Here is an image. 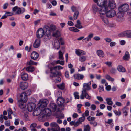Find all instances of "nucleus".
<instances>
[{"label": "nucleus", "instance_id": "nucleus-1", "mask_svg": "<svg viewBox=\"0 0 131 131\" xmlns=\"http://www.w3.org/2000/svg\"><path fill=\"white\" fill-rule=\"evenodd\" d=\"M107 6L104 7L101 10H99V13L101 16L106 14V16L108 17H112L116 15V12L113 9L109 10Z\"/></svg>", "mask_w": 131, "mask_h": 131}, {"label": "nucleus", "instance_id": "nucleus-2", "mask_svg": "<svg viewBox=\"0 0 131 131\" xmlns=\"http://www.w3.org/2000/svg\"><path fill=\"white\" fill-rule=\"evenodd\" d=\"M90 89V88L89 83H84L83 84L82 93L80 96V98L81 99H83L85 98L89 100L91 99V96L89 95L86 91L87 90H89Z\"/></svg>", "mask_w": 131, "mask_h": 131}, {"label": "nucleus", "instance_id": "nucleus-3", "mask_svg": "<svg viewBox=\"0 0 131 131\" xmlns=\"http://www.w3.org/2000/svg\"><path fill=\"white\" fill-rule=\"evenodd\" d=\"M20 100L18 102V104L21 109H23L26 107L25 102L27 100V96L25 93H22L20 96Z\"/></svg>", "mask_w": 131, "mask_h": 131}, {"label": "nucleus", "instance_id": "nucleus-4", "mask_svg": "<svg viewBox=\"0 0 131 131\" xmlns=\"http://www.w3.org/2000/svg\"><path fill=\"white\" fill-rule=\"evenodd\" d=\"M45 33L43 36V41L45 42L48 41L51 37V32L50 30V29L48 26L46 25L44 27Z\"/></svg>", "mask_w": 131, "mask_h": 131}, {"label": "nucleus", "instance_id": "nucleus-5", "mask_svg": "<svg viewBox=\"0 0 131 131\" xmlns=\"http://www.w3.org/2000/svg\"><path fill=\"white\" fill-rule=\"evenodd\" d=\"M60 43L61 45L64 44L63 39L61 38L56 39L54 40V46L55 49H58L60 48Z\"/></svg>", "mask_w": 131, "mask_h": 131}, {"label": "nucleus", "instance_id": "nucleus-6", "mask_svg": "<svg viewBox=\"0 0 131 131\" xmlns=\"http://www.w3.org/2000/svg\"><path fill=\"white\" fill-rule=\"evenodd\" d=\"M94 2L96 3L98 6L100 7V10H101L104 7L107 6V0H94Z\"/></svg>", "mask_w": 131, "mask_h": 131}, {"label": "nucleus", "instance_id": "nucleus-7", "mask_svg": "<svg viewBox=\"0 0 131 131\" xmlns=\"http://www.w3.org/2000/svg\"><path fill=\"white\" fill-rule=\"evenodd\" d=\"M48 103V101L46 99L40 100L38 103L39 106V107L43 110L44 109H47L45 108L46 107Z\"/></svg>", "mask_w": 131, "mask_h": 131}, {"label": "nucleus", "instance_id": "nucleus-8", "mask_svg": "<svg viewBox=\"0 0 131 131\" xmlns=\"http://www.w3.org/2000/svg\"><path fill=\"white\" fill-rule=\"evenodd\" d=\"M55 67L50 68V77L52 78L57 77V76H60L61 75V73L58 71H56L54 72H53L52 71L53 70H55L56 68H54Z\"/></svg>", "mask_w": 131, "mask_h": 131}, {"label": "nucleus", "instance_id": "nucleus-9", "mask_svg": "<svg viewBox=\"0 0 131 131\" xmlns=\"http://www.w3.org/2000/svg\"><path fill=\"white\" fill-rule=\"evenodd\" d=\"M45 33V30L44 28L43 29L41 28L39 29L36 32V36L39 39L40 38L43 37Z\"/></svg>", "mask_w": 131, "mask_h": 131}, {"label": "nucleus", "instance_id": "nucleus-10", "mask_svg": "<svg viewBox=\"0 0 131 131\" xmlns=\"http://www.w3.org/2000/svg\"><path fill=\"white\" fill-rule=\"evenodd\" d=\"M129 6L127 4H124L121 5L118 8L119 11L124 12L127 11L129 9Z\"/></svg>", "mask_w": 131, "mask_h": 131}, {"label": "nucleus", "instance_id": "nucleus-11", "mask_svg": "<svg viewBox=\"0 0 131 131\" xmlns=\"http://www.w3.org/2000/svg\"><path fill=\"white\" fill-rule=\"evenodd\" d=\"M106 6L108 7V9L110 8L114 9L116 7V4L115 2L113 1H110V0H107Z\"/></svg>", "mask_w": 131, "mask_h": 131}, {"label": "nucleus", "instance_id": "nucleus-12", "mask_svg": "<svg viewBox=\"0 0 131 131\" xmlns=\"http://www.w3.org/2000/svg\"><path fill=\"white\" fill-rule=\"evenodd\" d=\"M50 126L52 127L51 130L52 131H60V128L57 124L54 122H53L50 124Z\"/></svg>", "mask_w": 131, "mask_h": 131}, {"label": "nucleus", "instance_id": "nucleus-13", "mask_svg": "<svg viewBox=\"0 0 131 131\" xmlns=\"http://www.w3.org/2000/svg\"><path fill=\"white\" fill-rule=\"evenodd\" d=\"M49 110V109L48 108L44 109L41 113V114L40 115V118H41V119H44L45 118V117L48 115L47 114L49 113V112H48V111Z\"/></svg>", "mask_w": 131, "mask_h": 131}, {"label": "nucleus", "instance_id": "nucleus-14", "mask_svg": "<svg viewBox=\"0 0 131 131\" xmlns=\"http://www.w3.org/2000/svg\"><path fill=\"white\" fill-rule=\"evenodd\" d=\"M36 107V105L35 104L33 103H30L28 104L27 108L28 111L30 112L33 111Z\"/></svg>", "mask_w": 131, "mask_h": 131}, {"label": "nucleus", "instance_id": "nucleus-15", "mask_svg": "<svg viewBox=\"0 0 131 131\" xmlns=\"http://www.w3.org/2000/svg\"><path fill=\"white\" fill-rule=\"evenodd\" d=\"M42 111L43 110L40 107H38L34 111L33 115L34 116H37L41 114Z\"/></svg>", "mask_w": 131, "mask_h": 131}, {"label": "nucleus", "instance_id": "nucleus-16", "mask_svg": "<svg viewBox=\"0 0 131 131\" xmlns=\"http://www.w3.org/2000/svg\"><path fill=\"white\" fill-rule=\"evenodd\" d=\"M64 99L61 97H58L57 99V102L59 106L63 105L64 103Z\"/></svg>", "mask_w": 131, "mask_h": 131}, {"label": "nucleus", "instance_id": "nucleus-17", "mask_svg": "<svg viewBox=\"0 0 131 131\" xmlns=\"http://www.w3.org/2000/svg\"><path fill=\"white\" fill-rule=\"evenodd\" d=\"M49 107L50 109L48 108L49 110L48 111V112H49L48 111H50L51 112H54L56 111L57 106L54 103H52L50 104ZM47 108L48 109V108Z\"/></svg>", "mask_w": 131, "mask_h": 131}, {"label": "nucleus", "instance_id": "nucleus-18", "mask_svg": "<svg viewBox=\"0 0 131 131\" xmlns=\"http://www.w3.org/2000/svg\"><path fill=\"white\" fill-rule=\"evenodd\" d=\"M40 40L39 38L37 39L33 43V47L35 48H38L40 46Z\"/></svg>", "mask_w": 131, "mask_h": 131}, {"label": "nucleus", "instance_id": "nucleus-19", "mask_svg": "<svg viewBox=\"0 0 131 131\" xmlns=\"http://www.w3.org/2000/svg\"><path fill=\"white\" fill-rule=\"evenodd\" d=\"M39 57V54L35 51H33L31 54V58L33 60L37 59Z\"/></svg>", "mask_w": 131, "mask_h": 131}, {"label": "nucleus", "instance_id": "nucleus-20", "mask_svg": "<svg viewBox=\"0 0 131 131\" xmlns=\"http://www.w3.org/2000/svg\"><path fill=\"white\" fill-rule=\"evenodd\" d=\"M28 85V83L26 82H21L20 84V86L23 90H24L26 89Z\"/></svg>", "mask_w": 131, "mask_h": 131}, {"label": "nucleus", "instance_id": "nucleus-21", "mask_svg": "<svg viewBox=\"0 0 131 131\" xmlns=\"http://www.w3.org/2000/svg\"><path fill=\"white\" fill-rule=\"evenodd\" d=\"M130 30H127L122 32L119 34V36L124 37L126 36L128 38V36L129 35Z\"/></svg>", "mask_w": 131, "mask_h": 131}, {"label": "nucleus", "instance_id": "nucleus-22", "mask_svg": "<svg viewBox=\"0 0 131 131\" xmlns=\"http://www.w3.org/2000/svg\"><path fill=\"white\" fill-rule=\"evenodd\" d=\"M75 53L78 56H80L81 55H85L86 54L85 52L80 50H76Z\"/></svg>", "mask_w": 131, "mask_h": 131}, {"label": "nucleus", "instance_id": "nucleus-23", "mask_svg": "<svg viewBox=\"0 0 131 131\" xmlns=\"http://www.w3.org/2000/svg\"><path fill=\"white\" fill-rule=\"evenodd\" d=\"M96 53L97 55L100 57L103 58L104 56V53L102 50H97Z\"/></svg>", "mask_w": 131, "mask_h": 131}, {"label": "nucleus", "instance_id": "nucleus-24", "mask_svg": "<svg viewBox=\"0 0 131 131\" xmlns=\"http://www.w3.org/2000/svg\"><path fill=\"white\" fill-rule=\"evenodd\" d=\"M74 77L75 79L78 80L82 79L84 77L83 75L80 74H75Z\"/></svg>", "mask_w": 131, "mask_h": 131}, {"label": "nucleus", "instance_id": "nucleus-25", "mask_svg": "<svg viewBox=\"0 0 131 131\" xmlns=\"http://www.w3.org/2000/svg\"><path fill=\"white\" fill-rule=\"evenodd\" d=\"M21 78L23 80H27L28 79V74L26 73H24L21 74Z\"/></svg>", "mask_w": 131, "mask_h": 131}, {"label": "nucleus", "instance_id": "nucleus-26", "mask_svg": "<svg viewBox=\"0 0 131 131\" xmlns=\"http://www.w3.org/2000/svg\"><path fill=\"white\" fill-rule=\"evenodd\" d=\"M117 69L118 70L121 72H124L126 71V70L125 68L121 65L118 66L117 67Z\"/></svg>", "mask_w": 131, "mask_h": 131}, {"label": "nucleus", "instance_id": "nucleus-27", "mask_svg": "<svg viewBox=\"0 0 131 131\" xmlns=\"http://www.w3.org/2000/svg\"><path fill=\"white\" fill-rule=\"evenodd\" d=\"M25 9L24 8H18L17 10L16 13L17 14H20L23 13L25 11Z\"/></svg>", "mask_w": 131, "mask_h": 131}, {"label": "nucleus", "instance_id": "nucleus-28", "mask_svg": "<svg viewBox=\"0 0 131 131\" xmlns=\"http://www.w3.org/2000/svg\"><path fill=\"white\" fill-rule=\"evenodd\" d=\"M129 54L128 52L126 51L125 55L123 57V59L127 61L128 60L129 58Z\"/></svg>", "mask_w": 131, "mask_h": 131}, {"label": "nucleus", "instance_id": "nucleus-29", "mask_svg": "<svg viewBox=\"0 0 131 131\" xmlns=\"http://www.w3.org/2000/svg\"><path fill=\"white\" fill-rule=\"evenodd\" d=\"M92 9L94 13H95L98 10V8L97 5L93 4L92 7Z\"/></svg>", "mask_w": 131, "mask_h": 131}, {"label": "nucleus", "instance_id": "nucleus-30", "mask_svg": "<svg viewBox=\"0 0 131 131\" xmlns=\"http://www.w3.org/2000/svg\"><path fill=\"white\" fill-rule=\"evenodd\" d=\"M49 27L50 29V30L51 32V34L52 32L55 30L56 29V26L52 24L50 25V27Z\"/></svg>", "mask_w": 131, "mask_h": 131}, {"label": "nucleus", "instance_id": "nucleus-31", "mask_svg": "<svg viewBox=\"0 0 131 131\" xmlns=\"http://www.w3.org/2000/svg\"><path fill=\"white\" fill-rule=\"evenodd\" d=\"M107 104L110 105H112L113 104V102L112 101V99L111 98H107L106 99Z\"/></svg>", "mask_w": 131, "mask_h": 131}, {"label": "nucleus", "instance_id": "nucleus-32", "mask_svg": "<svg viewBox=\"0 0 131 131\" xmlns=\"http://www.w3.org/2000/svg\"><path fill=\"white\" fill-rule=\"evenodd\" d=\"M26 71L29 72H32L34 71V68L31 66H29L27 67L26 68Z\"/></svg>", "mask_w": 131, "mask_h": 131}, {"label": "nucleus", "instance_id": "nucleus-33", "mask_svg": "<svg viewBox=\"0 0 131 131\" xmlns=\"http://www.w3.org/2000/svg\"><path fill=\"white\" fill-rule=\"evenodd\" d=\"M69 30L70 31L75 32H78L79 31V30L78 29L73 27H69Z\"/></svg>", "mask_w": 131, "mask_h": 131}, {"label": "nucleus", "instance_id": "nucleus-34", "mask_svg": "<svg viewBox=\"0 0 131 131\" xmlns=\"http://www.w3.org/2000/svg\"><path fill=\"white\" fill-rule=\"evenodd\" d=\"M63 55V53L61 52V51H59V59L61 60L64 59Z\"/></svg>", "mask_w": 131, "mask_h": 131}, {"label": "nucleus", "instance_id": "nucleus-35", "mask_svg": "<svg viewBox=\"0 0 131 131\" xmlns=\"http://www.w3.org/2000/svg\"><path fill=\"white\" fill-rule=\"evenodd\" d=\"M52 36L56 37H59L60 36V32L59 31L57 30L56 32L53 34Z\"/></svg>", "mask_w": 131, "mask_h": 131}, {"label": "nucleus", "instance_id": "nucleus-36", "mask_svg": "<svg viewBox=\"0 0 131 131\" xmlns=\"http://www.w3.org/2000/svg\"><path fill=\"white\" fill-rule=\"evenodd\" d=\"M122 12L119 11L117 14L116 16L118 18H121L124 16V14L123 13H122Z\"/></svg>", "mask_w": 131, "mask_h": 131}, {"label": "nucleus", "instance_id": "nucleus-37", "mask_svg": "<svg viewBox=\"0 0 131 131\" xmlns=\"http://www.w3.org/2000/svg\"><path fill=\"white\" fill-rule=\"evenodd\" d=\"M85 118L84 116V114H83L82 115V116L79 119L78 121L81 124L82 122H84V121Z\"/></svg>", "mask_w": 131, "mask_h": 131}, {"label": "nucleus", "instance_id": "nucleus-38", "mask_svg": "<svg viewBox=\"0 0 131 131\" xmlns=\"http://www.w3.org/2000/svg\"><path fill=\"white\" fill-rule=\"evenodd\" d=\"M101 17L102 21L105 24H107L108 23V20L106 18L101 16Z\"/></svg>", "mask_w": 131, "mask_h": 131}, {"label": "nucleus", "instance_id": "nucleus-39", "mask_svg": "<svg viewBox=\"0 0 131 131\" xmlns=\"http://www.w3.org/2000/svg\"><path fill=\"white\" fill-rule=\"evenodd\" d=\"M27 63V64L28 65H37V62H35L31 60H30Z\"/></svg>", "mask_w": 131, "mask_h": 131}, {"label": "nucleus", "instance_id": "nucleus-40", "mask_svg": "<svg viewBox=\"0 0 131 131\" xmlns=\"http://www.w3.org/2000/svg\"><path fill=\"white\" fill-rule=\"evenodd\" d=\"M90 128L89 125L84 126V131H90Z\"/></svg>", "mask_w": 131, "mask_h": 131}, {"label": "nucleus", "instance_id": "nucleus-41", "mask_svg": "<svg viewBox=\"0 0 131 131\" xmlns=\"http://www.w3.org/2000/svg\"><path fill=\"white\" fill-rule=\"evenodd\" d=\"M106 78L109 81L112 82L114 81V78L111 77L108 75H107L106 76Z\"/></svg>", "mask_w": 131, "mask_h": 131}, {"label": "nucleus", "instance_id": "nucleus-42", "mask_svg": "<svg viewBox=\"0 0 131 131\" xmlns=\"http://www.w3.org/2000/svg\"><path fill=\"white\" fill-rule=\"evenodd\" d=\"M86 59V57L84 56H81L80 57L79 60L81 62H84Z\"/></svg>", "mask_w": 131, "mask_h": 131}, {"label": "nucleus", "instance_id": "nucleus-43", "mask_svg": "<svg viewBox=\"0 0 131 131\" xmlns=\"http://www.w3.org/2000/svg\"><path fill=\"white\" fill-rule=\"evenodd\" d=\"M79 14V13L78 11H76L75 12L73 15V18L74 19L76 20Z\"/></svg>", "mask_w": 131, "mask_h": 131}, {"label": "nucleus", "instance_id": "nucleus-44", "mask_svg": "<svg viewBox=\"0 0 131 131\" xmlns=\"http://www.w3.org/2000/svg\"><path fill=\"white\" fill-rule=\"evenodd\" d=\"M57 86L60 89L63 90L64 88V84L63 83H62V84L58 85Z\"/></svg>", "mask_w": 131, "mask_h": 131}, {"label": "nucleus", "instance_id": "nucleus-45", "mask_svg": "<svg viewBox=\"0 0 131 131\" xmlns=\"http://www.w3.org/2000/svg\"><path fill=\"white\" fill-rule=\"evenodd\" d=\"M4 124L5 126H9L10 125V122L9 120L6 121L5 122Z\"/></svg>", "mask_w": 131, "mask_h": 131}, {"label": "nucleus", "instance_id": "nucleus-46", "mask_svg": "<svg viewBox=\"0 0 131 131\" xmlns=\"http://www.w3.org/2000/svg\"><path fill=\"white\" fill-rule=\"evenodd\" d=\"M122 110L123 113L124 114L125 116H127V109L126 107H124L123 109Z\"/></svg>", "mask_w": 131, "mask_h": 131}, {"label": "nucleus", "instance_id": "nucleus-47", "mask_svg": "<svg viewBox=\"0 0 131 131\" xmlns=\"http://www.w3.org/2000/svg\"><path fill=\"white\" fill-rule=\"evenodd\" d=\"M99 92H101L102 91H104V88H103V86L102 85H101L99 86Z\"/></svg>", "mask_w": 131, "mask_h": 131}, {"label": "nucleus", "instance_id": "nucleus-48", "mask_svg": "<svg viewBox=\"0 0 131 131\" xmlns=\"http://www.w3.org/2000/svg\"><path fill=\"white\" fill-rule=\"evenodd\" d=\"M37 124L36 123H34L31 124L30 126V128H34L37 126Z\"/></svg>", "mask_w": 131, "mask_h": 131}, {"label": "nucleus", "instance_id": "nucleus-49", "mask_svg": "<svg viewBox=\"0 0 131 131\" xmlns=\"http://www.w3.org/2000/svg\"><path fill=\"white\" fill-rule=\"evenodd\" d=\"M114 112L117 115H120L121 114V113L120 111H118L117 110L114 111Z\"/></svg>", "mask_w": 131, "mask_h": 131}, {"label": "nucleus", "instance_id": "nucleus-50", "mask_svg": "<svg viewBox=\"0 0 131 131\" xmlns=\"http://www.w3.org/2000/svg\"><path fill=\"white\" fill-rule=\"evenodd\" d=\"M90 108L92 110H94L96 108V106L94 104H92Z\"/></svg>", "mask_w": 131, "mask_h": 131}, {"label": "nucleus", "instance_id": "nucleus-51", "mask_svg": "<svg viewBox=\"0 0 131 131\" xmlns=\"http://www.w3.org/2000/svg\"><path fill=\"white\" fill-rule=\"evenodd\" d=\"M75 26L76 27L79 29L82 28H83V27L81 24H76L75 25Z\"/></svg>", "mask_w": 131, "mask_h": 131}, {"label": "nucleus", "instance_id": "nucleus-52", "mask_svg": "<svg viewBox=\"0 0 131 131\" xmlns=\"http://www.w3.org/2000/svg\"><path fill=\"white\" fill-rule=\"evenodd\" d=\"M105 63L109 67H111L112 66V63L111 62H105Z\"/></svg>", "mask_w": 131, "mask_h": 131}, {"label": "nucleus", "instance_id": "nucleus-53", "mask_svg": "<svg viewBox=\"0 0 131 131\" xmlns=\"http://www.w3.org/2000/svg\"><path fill=\"white\" fill-rule=\"evenodd\" d=\"M7 16H12L13 15V14L10 12H6L5 13Z\"/></svg>", "mask_w": 131, "mask_h": 131}, {"label": "nucleus", "instance_id": "nucleus-54", "mask_svg": "<svg viewBox=\"0 0 131 131\" xmlns=\"http://www.w3.org/2000/svg\"><path fill=\"white\" fill-rule=\"evenodd\" d=\"M78 92H75L74 93V95L75 99H79V96L78 95Z\"/></svg>", "mask_w": 131, "mask_h": 131}, {"label": "nucleus", "instance_id": "nucleus-55", "mask_svg": "<svg viewBox=\"0 0 131 131\" xmlns=\"http://www.w3.org/2000/svg\"><path fill=\"white\" fill-rule=\"evenodd\" d=\"M116 70L114 68H112L110 70V72L113 74H114L116 72Z\"/></svg>", "mask_w": 131, "mask_h": 131}, {"label": "nucleus", "instance_id": "nucleus-56", "mask_svg": "<svg viewBox=\"0 0 131 131\" xmlns=\"http://www.w3.org/2000/svg\"><path fill=\"white\" fill-rule=\"evenodd\" d=\"M104 40L106 42L108 43L112 41V40L109 38H106L104 39Z\"/></svg>", "mask_w": 131, "mask_h": 131}, {"label": "nucleus", "instance_id": "nucleus-57", "mask_svg": "<svg viewBox=\"0 0 131 131\" xmlns=\"http://www.w3.org/2000/svg\"><path fill=\"white\" fill-rule=\"evenodd\" d=\"M19 119H15L14 122L15 124V125H18L19 124Z\"/></svg>", "mask_w": 131, "mask_h": 131}, {"label": "nucleus", "instance_id": "nucleus-58", "mask_svg": "<svg viewBox=\"0 0 131 131\" xmlns=\"http://www.w3.org/2000/svg\"><path fill=\"white\" fill-rule=\"evenodd\" d=\"M8 114H12L13 112L11 109L10 108H8L7 110Z\"/></svg>", "mask_w": 131, "mask_h": 131}, {"label": "nucleus", "instance_id": "nucleus-59", "mask_svg": "<svg viewBox=\"0 0 131 131\" xmlns=\"http://www.w3.org/2000/svg\"><path fill=\"white\" fill-rule=\"evenodd\" d=\"M25 93L26 94L27 96L31 94V91L30 90H28L26 92V93Z\"/></svg>", "mask_w": 131, "mask_h": 131}, {"label": "nucleus", "instance_id": "nucleus-60", "mask_svg": "<svg viewBox=\"0 0 131 131\" xmlns=\"http://www.w3.org/2000/svg\"><path fill=\"white\" fill-rule=\"evenodd\" d=\"M65 76L67 78H69V72L68 71H66L65 73Z\"/></svg>", "mask_w": 131, "mask_h": 131}, {"label": "nucleus", "instance_id": "nucleus-61", "mask_svg": "<svg viewBox=\"0 0 131 131\" xmlns=\"http://www.w3.org/2000/svg\"><path fill=\"white\" fill-rule=\"evenodd\" d=\"M105 107V105L103 104H101L100 105V108L101 109H104Z\"/></svg>", "mask_w": 131, "mask_h": 131}, {"label": "nucleus", "instance_id": "nucleus-62", "mask_svg": "<svg viewBox=\"0 0 131 131\" xmlns=\"http://www.w3.org/2000/svg\"><path fill=\"white\" fill-rule=\"evenodd\" d=\"M85 70V68L84 66H82L80 69H79L78 71H82Z\"/></svg>", "mask_w": 131, "mask_h": 131}, {"label": "nucleus", "instance_id": "nucleus-63", "mask_svg": "<svg viewBox=\"0 0 131 131\" xmlns=\"http://www.w3.org/2000/svg\"><path fill=\"white\" fill-rule=\"evenodd\" d=\"M67 24L68 25L70 26H72L74 25L73 23L71 21H68V22Z\"/></svg>", "mask_w": 131, "mask_h": 131}, {"label": "nucleus", "instance_id": "nucleus-64", "mask_svg": "<svg viewBox=\"0 0 131 131\" xmlns=\"http://www.w3.org/2000/svg\"><path fill=\"white\" fill-rule=\"evenodd\" d=\"M97 98L100 101H102L103 100V98L101 96H97Z\"/></svg>", "mask_w": 131, "mask_h": 131}]
</instances>
